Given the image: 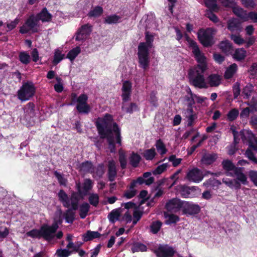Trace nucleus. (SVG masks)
Segmentation results:
<instances>
[{"mask_svg":"<svg viewBox=\"0 0 257 257\" xmlns=\"http://www.w3.org/2000/svg\"><path fill=\"white\" fill-rule=\"evenodd\" d=\"M97 133L101 139H105L108 149L111 153L116 151V144L122 145L121 130L118 124L114 121L113 116L105 113L103 117H98L95 122Z\"/></svg>","mask_w":257,"mask_h":257,"instance_id":"f257e3e1","label":"nucleus"},{"mask_svg":"<svg viewBox=\"0 0 257 257\" xmlns=\"http://www.w3.org/2000/svg\"><path fill=\"white\" fill-rule=\"evenodd\" d=\"M145 42H141L138 47L139 66L146 70L150 64L149 49L153 46L155 35L150 31L145 32Z\"/></svg>","mask_w":257,"mask_h":257,"instance_id":"f03ea898","label":"nucleus"},{"mask_svg":"<svg viewBox=\"0 0 257 257\" xmlns=\"http://www.w3.org/2000/svg\"><path fill=\"white\" fill-rule=\"evenodd\" d=\"M53 16L50 13L46 8H43L36 15L31 14L25 21V25L33 30V33H38L39 30V22L49 23L52 20Z\"/></svg>","mask_w":257,"mask_h":257,"instance_id":"7ed1b4c3","label":"nucleus"},{"mask_svg":"<svg viewBox=\"0 0 257 257\" xmlns=\"http://www.w3.org/2000/svg\"><path fill=\"white\" fill-rule=\"evenodd\" d=\"M207 69L204 67H193L189 69L188 78L190 85L199 89L208 88L204 73Z\"/></svg>","mask_w":257,"mask_h":257,"instance_id":"20e7f679","label":"nucleus"},{"mask_svg":"<svg viewBox=\"0 0 257 257\" xmlns=\"http://www.w3.org/2000/svg\"><path fill=\"white\" fill-rule=\"evenodd\" d=\"M70 99L68 105H74L77 102L76 108L79 113L87 114L90 112L91 106L87 103L88 96L86 94H81L77 97V94L73 92L70 95Z\"/></svg>","mask_w":257,"mask_h":257,"instance_id":"39448f33","label":"nucleus"},{"mask_svg":"<svg viewBox=\"0 0 257 257\" xmlns=\"http://www.w3.org/2000/svg\"><path fill=\"white\" fill-rule=\"evenodd\" d=\"M59 201L62 204L63 207L68 208L71 206L74 210H77L79 208V202L81 199L78 197V193L73 191L71 193L70 202V199L68 194L64 190L61 189L58 194Z\"/></svg>","mask_w":257,"mask_h":257,"instance_id":"423d86ee","label":"nucleus"},{"mask_svg":"<svg viewBox=\"0 0 257 257\" xmlns=\"http://www.w3.org/2000/svg\"><path fill=\"white\" fill-rule=\"evenodd\" d=\"M36 90V87L32 81L24 82L17 92L18 98L22 102L29 100L35 95Z\"/></svg>","mask_w":257,"mask_h":257,"instance_id":"0eeeda50","label":"nucleus"},{"mask_svg":"<svg viewBox=\"0 0 257 257\" xmlns=\"http://www.w3.org/2000/svg\"><path fill=\"white\" fill-rule=\"evenodd\" d=\"M215 30L212 28L200 29L197 32V38L200 43L205 47H211L214 44V35Z\"/></svg>","mask_w":257,"mask_h":257,"instance_id":"6e6552de","label":"nucleus"},{"mask_svg":"<svg viewBox=\"0 0 257 257\" xmlns=\"http://www.w3.org/2000/svg\"><path fill=\"white\" fill-rule=\"evenodd\" d=\"M186 38L189 43V47L192 49V53L198 63V64L194 66V67H204V68L207 69L206 58L200 51L197 43L192 40H190L187 35Z\"/></svg>","mask_w":257,"mask_h":257,"instance_id":"1a4fd4ad","label":"nucleus"},{"mask_svg":"<svg viewBox=\"0 0 257 257\" xmlns=\"http://www.w3.org/2000/svg\"><path fill=\"white\" fill-rule=\"evenodd\" d=\"M27 235L32 238H41L50 242L53 240L45 224L40 227L39 229H33L27 232Z\"/></svg>","mask_w":257,"mask_h":257,"instance_id":"9d476101","label":"nucleus"},{"mask_svg":"<svg viewBox=\"0 0 257 257\" xmlns=\"http://www.w3.org/2000/svg\"><path fill=\"white\" fill-rule=\"evenodd\" d=\"M152 174L150 172H146L143 174L142 176L139 177L137 179L133 180L130 183L129 186L130 189H135L137 184L142 185L145 184L147 186H149L153 184L155 181L153 177H151Z\"/></svg>","mask_w":257,"mask_h":257,"instance_id":"9b49d317","label":"nucleus"},{"mask_svg":"<svg viewBox=\"0 0 257 257\" xmlns=\"http://www.w3.org/2000/svg\"><path fill=\"white\" fill-rule=\"evenodd\" d=\"M182 207V214L187 216L197 214L200 211L199 205L190 202L184 201Z\"/></svg>","mask_w":257,"mask_h":257,"instance_id":"f8f14e48","label":"nucleus"},{"mask_svg":"<svg viewBox=\"0 0 257 257\" xmlns=\"http://www.w3.org/2000/svg\"><path fill=\"white\" fill-rule=\"evenodd\" d=\"M92 31V26L89 24H84L78 29L75 34L76 41H84L90 35Z\"/></svg>","mask_w":257,"mask_h":257,"instance_id":"ddd939ff","label":"nucleus"},{"mask_svg":"<svg viewBox=\"0 0 257 257\" xmlns=\"http://www.w3.org/2000/svg\"><path fill=\"white\" fill-rule=\"evenodd\" d=\"M184 201L178 198H173L170 200L165 205L166 209L171 212L177 213L182 211Z\"/></svg>","mask_w":257,"mask_h":257,"instance_id":"4468645a","label":"nucleus"},{"mask_svg":"<svg viewBox=\"0 0 257 257\" xmlns=\"http://www.w3.org/2000/svg\"><path fill=\"white\" fill-rule=\"evenodd\" d=\"M204 176L200 170L197 168L189 170L185 178L190 182L199 183L203 179Z\"/></svg>","mask_w":257,"mask_h":257,"instance_id":"2eb2a0df","label":"nucleus"},{"mask_svg":"<svg viewBox=\"0 0 257 257\" xmlns=\"http://www.w3.org/2000/svg\"><path fill=\"white\" fill-rule=\"evenodd\" d=\"M243 168L237 167L233 172H226L225 174L227 176H236V180L243 185H247L248 183L246 176L243 173Z\"/></svg>","mask_w":257,"mask_h":257,"instance_id":"dca6fc26","label":"nucleus"},{"mask_svg":"<svg viewBox=\"0 0 257 257\" xmlns=\"http://www.w3.org/2000/svg\"><path fill=\"white\" fill-rule=\"evenodd\" d=\"M60 214L58 217H55L51 225L45 223L48 231L49 232L51 236H52V239L55 238V233H56L57 230L59 228V225H61L63 222V218L61 217L62 213V210H60Z\"/></svg>","mask_w":257,"mask_h":257,"instance_id":"f3484780","label":"nucleus"},{"mask_svg":"<svg viewBox=\"0 0 257 257\" xmlns=\"http://www.w3.org/2000/svg\"><path fill=\"white\" fill-rule=\"evenodd\" d=\"M132 84L128 80H125L122 83L121 88V97L122 101H128L131 99Z\"/></svg>","mask_w":257,"mask_h":257,"instance_id":"a211bd4d","label":"nucleus"},{"mask_svg":"<svg viewBox=\"0 0 257 257\" xmlns=\"http://www.w3.org/2000/svg\"><path fill=\"white\" fill-rule=\"evenodd\" d=\"M227 28L232 32L237 33H239L242 31L241 23L236 19H232L228 21Z\"/></svg>","mask_w":257,"mask_h":257,"instance_id":"6ab92c4d","label":"nucleus"},{"mask_svg":"<svg viewBox=\"0 0 257 257\" xmlns=\"http://www.w3.org/2000/svg\"><path fill=\"white\" fill-rule=\"evenodd\" d=\"M197 187L192 186L191 187L186 186L185 185H180L178 186V190L183 198H187L192 197L191 192L195 191Z\"/></svg>","mask_w":257,"mask_h":257,"instance_id":"aec40b11","label":"nucleus"},{"mask_svg":"<svg viewBox=\"0 0 257 257\" xmlns=\"http://www.w3.org/2000/svg\"><path fill=\"white\" fill-rule=\"evenodd\" d=\"M117 175V170L116 163L113 160H111L108 163V172L107 176L108 180L113 182L115 180Z\"/></svg>","mask_w":257,"mask_h":257,"instance_id":"412c9836","label":"nucleus"},{"mask_svg":"<svg viewBox=\"0 0 257 257\" xmlns=\"http://www.w3.org/2000/svg\"><path fill=\"white\" fill-rule=\"evenodd\" d=\"M222 78L221 76L217 74H211L209 75L207 78V84L208 87H217L221 83Z\"/></svg>","mask_w":257,"mask_h":257,"instance_id":"4be33fe9","label":"nucleus"},{"mask_svg":"<svg viewBox=\"0 0 257 257\" xmlns=\"http://www.w3.org/2000/svg\"><path fill=\"white\" fill-rule=\"evenodd\" d=\"M217 157V155L216 153H205L202 155L200 162L202 164L209 165L213 163Z\"/></svg>","mask_w":257,"mask_h":257,"instance_id":"5701e85b","label":"nucleus"},{"mask_svg":"<svg viewBox=\"0 0 257 257\" xmlns=\"http://www.w3.org/2000/svg\"><path fill=\"white\" fill-rule=\"evenodd\" d=\"M79 169L80 171L85 173L93 174L95 171V167L92 163L89 161H86L80 164Z\"/></svg>","mask_w":257,"mask_h":257,"instance_id":"b1692460","label":"nucleus"},{"mask_svg":"<svg viewBox=\"0 0 257 257\" xmlns=\"http://www.w3.org/2000/svg\"><path fill=\"white\" fill-rule=\"evenodd\" d=\"M218 48L227 55L231 54L233 50L232 44L227 40L220 42Z\"/></svg>","mask_w":257,"mask_h":257,"instance_id":"393cba45","label":"nucleus"},{"mask_svg":"<svg viewBox=\"0 0 257 257\" xmlns=\"http://www.w3.org/2000/svg\"><path fill=\"white\" fill-rule=\"evenodd\" d=\"M145 31L150 32L155 30L157 28L155 19L152 16H147L145 20Z\"/></svg>","mask_w":257,"mask_h":257,"instance_id":"a878e982","label":"nucleus"},{"mask_svg":"<svg viewBox=\"0 0 257 257\" xmlns=\"http://www.w3.org/2000/svg\"><path fill=\"white\" fill-rule=\"evenodd\" d=\"M101 234L98 231H93L87 230L86 232L83 234L82 239L84 242H87L95 238H99Z\"/></svg>","mask_w":257,"mask_h":257,"instance_id":"bb28decb","label":"nucleus"},{"mask_svg":"<svg viewBox=\"0 0 257 257\" xmlns=\"http://www.w3.org/2000/svg\"><path fill=\"white\" fill-rule=\"evenodd\" d=\"M221 184V182L214 178H211L203 183V185L207 188L217 189Z\"/></svg>","mask_w":257,"mask_h":257,"instance_id":"cd10ccee","label":"nucleus"},{"mask_svg":"<svg viewBox=\"0 0 257 257\" xmlns=\"http://www.w3.org/2000/svg\"><path fill=\"white\" fill-rule=\"evenodd\" d=\"M237 70V65L235 63H233L228 67L224 74V77L225 79L231 78L236 72Z\"/></svg>","mask_w":257,"mask_h":257,"instance_id":"c85d7f7f","label":"nucleus"},{"mask_svg":"<svg viewBox=\"0 0 257 257\" xmlns=\"http://www.w3.org/2000/svg\"><path fill=\"white\" fill-rule=\"evenodd\" d=\"M121 22V17L116 14L106 16L104 20L105 24L109 25L116 24Z\"/></svg>","mask_w":257,"mask_h":257,"instance_id":"c756f323","label":"nucleus"},{"mask_svg":"<svg viewBox=\"0 0 257 257\" xmlns=\"http://www.w3.org/2000/svg\"><path fill=\"white\" fill-rule=\"evenodd\" d=\"M72 207H69L65 212L63 214L65 221L67 223L72 224L73 223L75 218V213L74 212Z\"/></svg>","mask_w":257,"mask_h":257,"instance_id":"7c9ffc66","label":"nucleus"},{"mask_svg":"<svg viewBox=\"0 0 257 257\" xmlns=\"http://www.w3.org/2000/svg\"><path fill=\"white\" fill-rule=\"evenodd\" d=\"M127 101H122L121 105V109L127 113H133L134 111L138 110V105L136 103L131 102L129 105H127Z\"/></svg>","mask_w":257,"mask_h":257,"instance_id":"2f4dec72","label":"nucleus"},{"mask_svg":"<svg viewBox=\"0 0 257 257\" xmlns=\"http://www.w3.org/2000/svg\"><path fill=\"white\" fill-rule=\"evenodd\" d=\"M103 13V8L101 6H96L91 10L87 14V16L90 18H98L101 16Z\"/></svg>","mask_w":257,"mask_h":257,"instance_id":"473e14b6","label":"nucleus"},{"mask_svg":"<svg viewBox=\"0 0 257 257\" xmlns=\"http://www.w3.org/2000/svg\"><path fill=\"white\" fill-rule=\"evenodd\" d=\"M222 182L231 189H239L241 187L240 183L235 179L223 178Z\"/></svg>","mask_w":257,"mask_h":257,"instance_id":"72a5a7b5","label":"nucleus"},{"mask_svg":"<svg viewBox=\"0 0 257 257\" xmlns=\"http://www.w3.org/2000/svg\"><path fill=\"white\" fill-rule=\"evenodd\" d=\"M164 216L166 218L165 223L167 225L176 223L180 220L179 217L173 213L167 214L164 212Z\"/></svg>","mask_w":257,"mask_h":257,"instance_id":"f704fd0d","label":"nucleus"},{"mask_svg":"<svg viewBox=\"0 0 257 257\" xmlns=\"http://www.w3.org/2000/svg\"><path fill=\"white\" fill-rule=\"evenodd\" d=\"M141 160V157L138 154L133 152L129 157L130 165L134 168H137Z\"/></svg>","mask_w":257,"mask_h":257,"instance_id":"c9c22d12","label":"nucleus"},{"mask_svg":"<svg viewBox=\"0 0 257 257\" xmlns=\"http://www.w3.org/2000/svg\"><path fill=\"white\" fill-rule=\"evenodd\" d=\"M175 250L167 244H162V257H173Z\"/></svg>","mask_w":257,"mask_h":257,"instance_id":"e433bc0d","label":"nucleus"},{"mask_svg":"<svg viewBox=\"0 0 257 257\" xmlns=\"http://www.w3.org/2000/svg\"><path fill=\"white\" fill-rule=\"evenodd\" d=\"M256 108L255 107L254 105H252L251 106L250 108L246 107L243 108L239 114L241 119H246L249 116V113L250 112L253 113L256 111Z\"/></svg>","mask_w":257,"mask_h":257,"instance_id":"4c0bfd02","label":"nucleus"},{"mask_svg":"<svg viewBox=\"0 0 257 257\" xmlns=\"http://www.w3.org/2000/svg\"><path fill=\"white\" fill-rule=\"evenodd\" d=\"M120 216V208L113 209L108 215L109 221L111 223H114L116 221L119 220Z\"/></svg>","mask_w":257,"mask_h":257,"instance_id":"58836bf2","label":"nucleus"},{"mask_svg":"<svg viewBox=\"0 0 257 257\" xmlns=\"http://www.w3.org/2000/svg\"><path fill=\"white\" fill-rule=\"evenodd\" d=\"M246 51L244 48L237 49L232 55L233 58L236 61H241L246 57Z\"/></svg>","mask_w":257,"mask_h":257,"instance_id":"ea45409f","label":"nucleus"},{"mask_svg":"<svg viewBox=\"0 0 257 257\" xmlns=\"http://www.w3.org/2000/svg\"><path fill=\"white\" fill-rule=\"evenodd\" d=\"M233 13L238 17L244 20H247L248 14H246V11H244L243 9L239 7L234 6L232 7Z\"/></svg>","mask_w":257,"mask_h":257,"instance_id":"a19ab883","label":"nucleus"},{"mask_svg":"<svg viewBox=\"0 0 257 257\" xmlns=\"http://www.w3.org/2000/svg\"><path fill=\"white\" fill-rule=\"evenodd\" d=\"M184 114L187 118V126H192L195 117V114H193V108H187L185 110Z\"/></svg>","mask_w":257,"mask_h":257,"instance_id":"79ce46f5","label":"nucleus"},{"mask_svg":"<svg viewBox=\"0 0 257 257\" xmlns=\"http://www.w3.org/2000/svg\"><path fill=\"white\" fill-rule=\"evenodd\" d=\"M90 206L87 202H84L79 207V215L81 218L84 219L88 214Z\"/></svg>","mask_w":257,"mask_h":257,"instance_id":"37998d69","label":"nucleus"},{"mask_svg":"<svg viewBox=\"0 0 257 257\" xmlns=\"http://www.w3.org/2000/svg\"><path fill=\"white\" fill-rule=\"evenodd\" d=\"M19 61L24 65H28L31 62V57L29 53L26 51H21L19 54Z\"/></svg>","mask_w":257,"mask_h":257,"instance_id":"c03bdc74","label":"nucleus"},{"mask_svg":"<svg viewBox=\"0 0 257 257\" xmlns=\"http://www.w3.org/2000/svg\"><path fill=\"white\" fill-rule=\"evenodd\" d=\"M222 167L224 170L226 171V172H233L237 167H236L231 161L226 160H223L222 162Z\"/></svg>","mask_w":257,"mask_h":257,"instance_id":"a18cd8bd","label":"nucleus"},{"mask_svg":"<svg viewBox=\"0 0 257 257\" xmlns=\"http://www.w3.org/2000/svg\"><path fill=\"white\" fill-rule=\"evenodd\" d=\"M81 48L79 46L71 49L67 54V58H68L71 61H73L75 58L80 53Z\"/></svg>","mask_w":257,"mask_h":257,"instance_id":"49530a36","label":"nucleus"},{"mask_svg":"<svg viewBox=\"0 0 257 257\" xmlns=\"http://www.w3.org/2000/svg\"><path fill=\"white\" fill-rule=\"evenodd\" d=\"M131 249L133 253L139 251H147V247L146 245L140 242H136L133 244Z\"/></svg>","mask_w":257,"mask_h":257,"instance_id":"de8ad7c7","label":"nucleus"},{"mask_svg":"<svg viewBox=\"0 0 257 257\" xmlns=\"http://www.w3.org/2000/svg\"><path fill=\"white\" fill-rule=\"evenodd\" d=\"M239 114V111L237 108H232L227 113L226 119L228 121H233L237 118Z\"/></svg>","mask_w":257,"mask_h":257,"instance_id":"09e8293b","label":"nucleus"},{"mask_svg":"<svg viewBox=\"0 0 257 257\" xmlns=\"http://www.w3.org/2000/svg\"><path fill=\"white\" fill-rule=\"evenodd\" d=\"M253 91V86L251 84H248L242 89V94L244 98L249 99Z\"/></svg>","mask_w":257,"mask_h":257,"instance_id":"8fccbe9b","label":"nucleus"},{"mask_svg":"<svg viewBox=\"0 0 257 257\" xmlns=\"http://www.w3.org/2000/svg\"><path fill=\"white\" fill-rule=\"evenodd\" d=\"M156 153L154 148L146 150L143 153V157L147 160H152L154 159Z\"/></svg>","mask_w":257,"mask_h":257,"instance_id":"3c124183","label":"nucleus"},{"mask_svg":"<svg viewBox=\"0 0 257 257\" xmlns=\"http://www.w3.org/2000/svg\"><path fill=\"white\" fill-rule=\"evenodd\" d=\"M205 6L208 9V10H213L216 12L218 8L216 4V0H204Z\"/></svg>","mask_w":257,"mask_h":257,"instance_id":"603ef678","label":"nucleus"},{"mask_svg":"<svg viewBox=\"0 0 257 257\" xmlns=\"http://www.w3.org/2000/svg\"><path fill=\"white\" fill-rule=\"evenodd\" d=\"M73 253L72 250H69L67 249H58L56 251V254L58 257H68Z\"/></svg>","mask_w":257,"mask_h":257,"instance_id":"864d4df0","label":"nucleus"},{"mask_svg":"<svg viewBox=\"0 0 257 257\" xmlns=\"http://www.w3.org/2000/svg\"><path fill=\"white\" fill-rule=\"evenodd\" d=\"M90 204L94 207H97L99 203V196L97 194H91L88 197Z\"/></svg>","mask_w":257,"mask_h":257,"instance_id":"5fc2aeb1","label":"nucleus"},{"mask_svg":"<svg viewBox=\"0 0 257 257\" xmlns=\"http://www.w3.org/2000/svg\"><path fill=\"white\" fill-rule=\"evenodd\" d=\"M213 12L215 11L213 10H206L205 15L210 21L214 23H216L219 22V19L217 16L214 14Z\"/></svg>","mask_w":257,"mask_h":257,"instance_id":"6e6d98bb","label":"nucleus"},{"mask_svg":"<svg viewBox=\"0 0 257 257\" xmlns=\"http://www.w3.org/2000/svg\"><path fill=\"white\" fill-rule=\"evenodd\" d=\"M161 228V221H153L150 225V231L153 234L157 233Z\"/></svg>","mask_w":257,"mask_h":257,"instance_id":"4d7b16f0","label":"nucleus"},{"mask_svg":"<svg viewBox=\"0 0 257 257\" xmlns=\"http://www.w3.org/2000/svg\"><path fill=\"white\" fill-rule=\"evenodd\" d=\"M230 38L236 44L241 45L245 43V41L242 38L240 35H236L235 34L230 35Z\"/></svg>","mask_w":257,"mask_h":257,"instance_id":"13d9d810","label":"nucleus"},{"mask_svg":"<svg viewBox=\"0 0 257 257\" xmlns=\"http://www.w3.org/2000/svg\"><path fill=\"white\" fill-rule=\"evenodd\" d=\"M55 79L58 83L54 85V89L57 92L60 93L63 90L64 88L63 84L61 83L62 79L58 76L56 77Z\"/></svg>","mask_w":257,"mask_h":257,"instance_id":"bf43d9fd","label":"nucleus"},{"mask_svg":"<svg viewBox=\"0 0 257 257\" xmlns=\"http://www.w3.org/2000/svg\"><path fill=\"white\" fill-rule=\"evenodd\" d=\"M54 175L57 179L60 185L66 186L67 180L63 177L62 174L57 172V171H55L54 172Z\"/></svg>","mask_w":257,"mask_h":257,"instance_id":"052dcab7","label":"nucleus"},{"mask_svg":"<svg viewBox=\"0 0 257 257\" xmlns=\"http://www.w3.org/2000/svg\"><path fill=\"white\" fill-rule=\"evenodd\" d=\"M104 173V166L102 164H99L97 167L95 168V171L93 173L95 174L99 178L102 177Z\"/></svg>","mask_w":257,"mask_h":257,"instance_id":"680f3d73","label":"nucleus"},{"mask_svg":"<svg viewBox=\"0 0 257 257\" xmlns=\"http://www.w3.org/2000/svg\"><path fill=\"white\" fill-rule=\"evenodd\" d=\"M248 175L250 181L257 186V171L250 170L248 171Z\"/></svg>","mask_w":257,"mask_h":257,"instance_id":"e2e57ef3","label":"nucleus"},{"mask_svg":"<svg viewBox=\"0 0 257 257\" xmlns=\"http://www.w3.org/2000/svg\"><path fill=\"white\" fill-rule=\"evenodd\" d=\"M232 90L234 98L236 99L238 97L240 93V84L239 82H236L233 84Z\"/></svg>","mask_w":257,"mask_h":257,"instance_id":"0e129e2a","label":"nucleus"},{"mask_svg":"<svg viewBox=\"0 0 257 257\" xmlns=\"http://www.w3.org/2000/svg\"><path fill=\"white\" fill-rule=\"evenodd\" d=\"M93 187V182L90 179H86L83 183V189L86 192H88Z\"/></svg>","mask_w":257,"mask_h":257,"instance_id":"69168bd1","label":"nucleus"},{"mask_svg":"<svg viewBox=\"0 0 257 257\" xmlns=\"http://www.w3.org/2000/svg\"><path fill=\"white\" fill-rule=\"evenodd\" d=\"M9 234V229L8 227L0 226V239L6 238Z\"/></svg>","mask_w":257,"mask_h":257,"instance_id":"338daca9","label":"nucleus"},{"mask_svg":"<svg viewBox=\"0 0 257 257\" xmlns=\"http://www.w3.org/2000/svg\"><path fill=\"white\" fill-rule=\"evenodd\" d=\"M64 58V55L62 54L59 51L55 52L53 62L54 64L59 63Z\"/></svg>","mask_w":257,"mask_h":257,"instance_id":"774afa93","label":"nucleus"}]
</instances>
